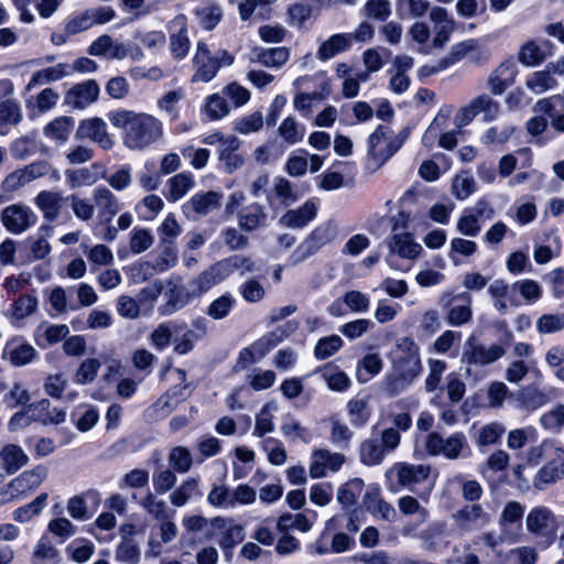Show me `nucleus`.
Masks as SVG:
<instances>
[{
  "instance_id": "1",
  "label": "nucleus",
  "mask_w": 564,
  "mask_h": 564,
  "mask_svg": "<svg viewBox=\"0 0 564 564\" xmlns=\"http://www.w3.org/2000/svg\"><path fill=\"white\" fill-rule=\"evenodd\" d=\"M110 123L122 131V142L130 150H143L163 135L162 122L152 115L118 109L108 113Z\"/></svg>"
},
{
  "instance_id": "2",
  "label": "nucleus",
  "mask_w": 564,
  "mask_h": 564,
  "mask_svg": "<svg viewBox=\"0 0 564 564\" xmlns=\"http://www.w3.org/2000/svg\"><path fill=\"white\" fill-rule=\"evenodd\" d=\"M563 524V517L542 505L533 507L525 517L527 531L532 535L536 546L543 550L555 542Z\"/></svg>"
},
{
  "instance_id": "3",
  "label": "nucleus",
  "mask_w": 564,
  "mask_h": 564,
  "mask_svg": "<svg viewBox=\"0 0 564 564\" xmlns=\"http://www.w3.org/2000/svg\"><path fill=\"white\" fill-rule=\"evenodd\" d=\"M91 200L97 213V227H100V238L112 242L117 239V229L111 224L112 219L122 209L119 197L107 186L99 185L91 191Z\"/></svg>"
},
{
  "instance_id": "4",
  "label": "nucleus",
  "mask_w": 564,
  "mask_h": 564,
  "mask_svg": "<svg viewBox=\"0 0 564 564\" xmlns=\"http://www.w3.org/2000/svg\"><path fill=\"white\" fill-rule=\"evenodd\" d=\"M506 355V349L500 344H491L486 346L475 340L474 337H469L465 341V347L460 357V362L465 369V376L467 379L474 378L475 380L480 379V369L489 366Z\"/></svg>"
},
{
  "instance_id": "5",
  "label": "nucleus",
  "mask_w": 564,
  "mask_h": 564,
  "mask_svg": "<svg viewBox=\"0 0 564 564\" xmlns=\"http://www.w3.org/2000/svg\"><path fill=\"white\" fill-rule=\"evenodd\" d=\"M389 473L397 478L401 488L415 492L425 502L429 501L433 488V481L430 479V465L397 463Z\"/></svg>"
},
{
  "instance_id": "6",
  "label": "nucleus",
  "mask_w": 564,
  "mask_h": 564,
  "mask_svg": "<svg viewBox=\"0 0 564 564\" xmlns=\"http://www.w3.org/2000/svg\"><path fill=\"white\" fill-rule=\"evenodd\" d=\"M408 132L394 133L387 126H378L367 140V155L377 166L383 165L408 139Z\"/></svg>"
},
{
  "instance_id": "7",
  "label": "nucleus",
  "mask_w": 564,
  "mask_h": 564,
  "mask_svg": "<svg viewBox=\"0 0 564 564\" xmlns=\"http://www.w3.org/2000/svg\"><path fill=\"white\" fill-rule=\"evenodd\" d=\"M235 56L226 50H219L212 54L205 42H197L196 52L193 57L194 74L192 83H208L214 79L223 66H230Z\"/></svg>"
},
{
  "instance_id": "8",
  "label": "nucleus",
  "mask_w": 564,
  "mask_h": 564,
  "mask_svg": "<svg viewBox=\"0 0 564 564\" xmlns=\"http://www.w3.org/2000/svg\"><path fill=\"white\" fill-rule=\"evenodd\" d=\"M425 449L432 456H444L449 460L464 459L471 455L467 436L463 432L452 433L446 438L432 432L426 436Z\"/></svg>"
},
{
  "instance_id": "9",
  "label": "nucleus",
  "mask_w": 564,
  "mask_h": 564,
  "mask_svg": "<svg viewBox=\"0 0 564 564\" xmlns=\"http://www.w3.org/2000/svg\"><path fill=\"white\" fill-rule=\"evenodd\" d=\"M337 232V226L332 220L318 225L290 254L288 259L289 264L297 265L304 262L317 253L324 246L334 241Z\"/></svg>"
},
{
  "instance_id": "10",
  "label": "nucleus",
  "mask_w": 564,
  "mask_h": 564,
  "mask_svg": "<svg viewBox=\"0 0 564 564\" xmlns=\"http://www.w3.org/2000/svg\"><path fill=\"white\" fill-rule=\"evenodd\" d=\"M471 295L468 292L445 291L438 299V304L445 312V321L453 327L466 325L471 321Z\"/></svg>"
},
{
  "instance_id": "11",
  "label": "nucleus",
  "mask_w": 564,
  "mask_h": 564,
  "mask_svg": "<svg viewBox=\"0 0 564 564\" xmlns=\"http://www.w3.org/2000/svg\"><path fill=\"white\" fill-rule=\"evenodd\" d=\"M392 369L414 381L422 371L420 349L410 337L400 338L393 355Z\"/></svg>"
},
{
  "instance_id": "12",
  "label": "nucleus",
  "mask_w": 564,
  "mask_h": 564,
  "mask_svg": "<svg viewBox=\"0 0 564 564\" xmlns=\"http://www.w3.org/2000/svg\"><path fill=\"white\" fill-rule=\"evenodd\" d=\"M454 530L464 535L486 528L492 516L480 503H470L462 507L452 514Z\"/></svg>"
},
{
  "instance_id": "13",
  "label": "nucleus",
  "mask_w": 564,
  "mask_h": 564,
  "mask_svg": "<svg viewBox=\"0 0 564 564\" xmlns=\"http://www.w3.org/2000/svg\"><path fill=\"white\" fill-rule=\"evenodd\" d=\"M499 113L500 104L488 94H480L458 110L455 122L457 127H465L478 115H482L485 121H494Z\"/></svg>"
},
{
  "instance_id": "14",
  "label": "nucleus",
  "mask_w": 564,
  "mask_h": 564,
  "mask_svg": "<svg viewBox=\"0 0 564 564\" xmlns=\"http://www.w3.org/2000/svg\"><path fill=\"white\" fill-rule=\"evenodd\" d=\"M390 253L386 261L392 269L402 270L397 262V257L414 260L422 252V247L413 240L409 232H398V224L392 227V235L389 241Z\"/></svg>"
},
{
  "instance_id": "15",
  "label": "nucleus",
  "mask_w": 564,
  "mask_h": 564,
  "mask_svg": "<svg viewBox=\"0 0 564 564\" xmlns=\"http://www.w3.org/2000/svg\"><path fill=\"white\" fill-rule=\"evenodd\" d=\"M0 220L9 232L21 235L36 224L37 216L29 206L19 203L4 207Z\"/></svg>"
},
{
  "instance_id": "16",
  "label": "nucleus",
  "mask_w": 564,
  "mask_h": 564,
  "mask_svg": "<svg viewBox=\"0 0 564 564\" xmlns=\"http://www.w3.org/2000/svg\"><path fill=\"white\" fill-rule=\"evenodd\" d=\"M228 264L220 260L200 272L196 278L189 281L188 288L193 291L194 296L200 297L215 285L221 283L228 278Z\"/></svg>"
},
{
  "instance_id": "17",
  "label": "nucleus",
  "mask_w": 564,
  "mask_h": 564,
  "mask_svg": "<svg viewBox=\"0 0 564 564\" xmlns=\"http://www.w3.org/2000/svg\"><path fill=\"white\" fill-rule=\"evenodd\" d=\"M76 137L79 139H90L104 150H110L115 141L107 131L106 122L98 117L82 120L76 130Z\"/></svg>"
},
{
  "instance_id": "18",
  "label": "nucleus",
  "mask_w": 564,
  "mask_h": 564,
  "mask_svg": "<svg viewBox=\"0 0 564 564\" xmlns=\"http://www.w3.org/2000/svg\"><path fill=\"white\" fill-rule=\"evenodd\" d=\"M518 68L512 57L501 62L488 76L487 86L492 95H502L514 84Z\"/></svg>"
},
{
  "instance_id": "19",
  "label": "nucleus",
  "mask_w": 564,
  "mask_h": 564,
  "mask_svg": "<svg viewBox=\"0 0 564 564\" xmlns=\"http://www.w3.org/2000/svg\"><path fill=\"white\" fill-rule=\"evenodd\" d=\"M99 505V494L95 490H87L68 499L67 512L75 520L86 521L91 518Z\"/></svg>"
},
{
  "instance_id": "20",
  "label": "nucleus",
  "mask_w": 564,
  "mask_h": 564,
  "mask_svg": "<svg viewBox=\"0 0 564 564\" xmlns=\"http://www.w3.org/2000/svg\"><path fill=\"white\" fill-rule=\"evenodd\" d=\"M100 88L96 80L88 79L74 85L65 95V104L75 109H85L94 104L99 96Z\"/></svg>"
},
{
  "instance_id": "21",
  "label": "nucleus",
  "mask_w": 564,
  "mask_h": 564,
  "mask_svg": "<svg viewBox=\"0 0 564 564\" xmlns=\"http://www.w3.org/2000/svg\"><path fill=\"white\" fill-rule=\"evenodd\" d=\"M524 507L518 501H509L506 503L500 518V531L508 538V542H516L522 528V517Z\"/></svg>"
},
{
  "instance_id": "22",
  "label": "nucleus",
  "mask_w": 564,
  "mask_h": 564,
  "mask_svg": "<svg viewBox=\"0 0 564 564\" xmlns=\"http://www.w3.org/2000/svg\"><path fill=\"white\" fill-rule=\"evenodd\" d=\"M345 463V456L340 453H330L327 449H316L312 453L310 463V476L322 478L327 471H337Z\"/></svg>"
},
{
  "instance_id": "23",
  "label": "nucleus",
  "mask_w": 564,
  "mask_h": 564,
  "mask_svg": "<svg viewBox=\"0 0 564 564\" xmlns=\"http://www.w3.org/2000/svg\"><path fill=\"white\" fill-rule=\"evenodd\" d=\"M47 474V468L39 465L13 478L10 481V488H12L14 496H18V498L25 497L42 485Z\"/></svg>"
},
{
  "instance_id": "24",
  "label": "nucleus",
  "mask_w": 564,
  "mask_h": 564,
  "mask_svg": "<svg viewBox=\"0 0 564 564\" xmlns=\"http://www.w3.org/2000/svg\"><path fill=\"white\" fill-rule=\"evenodd\" d=\"M299 199V195L292 183L283 177L278 176L273 180L270 192L267 194V203L273 210L282 207L285 208Z\"/></svg>"
},
{
  "instance_id": "25",
  "label": "nucleus",
  "mask_w": 564,
  "mask_h": 564,
  "mask_svg": "<svg viewBox=\"0 0 564 564\" xmlns=\"http://www.w3.org/2000/svg\"><path fill=\"white\" fill-rule=\"evenodd\" d=\"M556 457L543 465L535 474L533 486L538 490H544L549 485L564 478V452L555 447Z\"/></svg>"
},
{
  "instance_id": "26",
  "label": "nucleus",
  "mask_w": 564,
  "mask_h": 564,
  "mask_svg": "<svg viewBox=\"0 0 564 564\" xmlns=\"http://www.w3.org/2000/svg\"><path fill=\"white\" fill-rule=\"evenodd\" d=\"M213 527L216 530L217 542L223 549H231L245 538L243 527L232 519L215 518Z\"/></svg>"
},
{
  "instance_id": "27",
  "label": "nucleus",
  "mask_w": 564,
  "mask_h": 564,
  "mask_svg": "<svg viewBox=\"0 0 564 564\" xmlns=\"http://www.w3.org/2000/svg\"><path fill=\"white\" fill-rule=\"evenodd\" d=\"M37 355L36 349L22 338H12L7 341L2 358L14 367H22L31 364Z\"/></svg>"
},
{
  "instance_id": "28",
  "label": "nucleus",
  "mask_w": 564,
  "mask_h": 564,
  "mask_svg": "<svg viewBox=\"0 0 564 564\" xmlns=\"http://www.w3.org/2000/svg\"><path fill=\"white\" fill-rule=\"evenodd\" d=\"M171 28L176 31L170 34V51L175 59L181 61L187 56L191 46L186 17L184 14L176 15L171 21Z\"/></svg>"
},
{
  "instance_id": "29",
  "label": "nucleus",
  "mask_w": 564,
  "mask_h": 564,
  "mask_svg": "<svg viewBox=\"0 0 564 564\" xmlns=\"http://www.w3.org/2000/svg\"><path fill=\"white\" fill-rule=\"evenodd\" d=\"M553 44L545 40L541 44L530 40L524 42L518 52V61L523 66L534 67L542 64L552 54Z\"/></svg>"
},
{
  "instance_id": "30",
  "label": "nucleus",
  "mask_w": 564,
  "mask_h": 564,
  "mask_svg": "<svg viewBox=\"0 0 564 564\" xmlns=\"http://www.w3.org/2000/svg\"><path fill=\"white\" fill-rule=\"evenodd\" d=\"M241 141L235 135H228L218 147V159L227 173H232L245 164V155L239 151Z\"/></svg>"
},
{
  "instance_id": "31",
  "label": "nucleus",
  "mask_w": 564,
  "mask_h": 564,
  "mask_svg": "<svg viewBox=\"0 0 564 564\" xmlns=\"http://www.w3.org/2000/svg\"><path fill=\"white\" fill-rule=\"evenodd\" d=\"M221 198L223 195L214 191L195 194L183 205V212L187 217L205 216L220 206Z\"/></svg>"
},
{
  "instance_id": "32",
  "label": "nucleus",
  "mask_w": 564,
  "mask_h": 564,
  "mask_svg": "<svg viewBox=\"0 0 564 564\" xmlns=\"http://www.w3.org/2000/svg\"><path fill=\"white\" fill-rule=\"evenodd\" d=\"M355 545V539L346 532H322L316 541L315 549L321 555L327 553H343L349 551Z\"/></svg>"
},
{
  "instance_id": "33",
  "label": "nucleus",
  "mask_w": 564,
  "mask_h": 564,
  "mask_svg": "<svg viewBox=\"0 0 564 564\" xmlns=\"http://www.w3.org/2000/svg\"><path fill=\"white\" fill-rule=\"evenodd\" d=\"M364 507L375 517L392 521L397 514L395 509L382 497L378 486H370L362 498Z\"/></svg>"
},
{
  "instance_id": "34",
  "label": "nucleus",
  "mask_w": 564,
  "mask_h": 564,
  "mask_svg": "<svg viewBox=\"0 0 564 564\" xmlns=\"http://www.w3.org/2000/svg\"><path fill=\"white\" fill-rule=\"evenodd\" d=\"M161 252L154 262L145 261L139 265L143 279L154 273H162L173 268L177 262V249L175 245H160Z\"/></svg>"
},
{
  "instance_id": "35",
  "label": "nucleus",
  "mask_w": 564,
  "mask_h": 564,
  "mask_svg": "<svg viewBox=\"0 0 564 564\" xmlns=\"http://www.w3.org/2000/svg\"><path fill=\"white\" fill-rule=\"evenodd\" d=\"M268 213L259 203H251L238 213V225L245 231H253L267 226Z\"/></svg>"
},
{
  "instance_id": "36",
  "label": "nucleus",
  "mask_w": 564,
  "mask_h": 564,
  "mask_svg": "<svg viewBox=\"0 0 564 564\" xmlns=\"http://www.w3.org/2000/svg\"><path fill=\"white\" fill-rule=\"evenodd\" d=\"M317 215V206L312 200H306L302 206L288 210L281 218L280 224L288 228H303L308 225Z\"/></svg>"
},
{
  "instance_id": "37",
  "label": "nucleus",
  "mask_w": 564,
  "mask_h": 564,
  "mask_svg": "<svg viewBox=\"0 0 564 564\" xmlns=\"http://www.w3.org/2000/svg\"><path fill=\"white\" fill-rule=\"evenodd\" d=\"M74 127L75 119L73 117L61 116L44 126L43 134L57 145H63L68 141Z\"/></svg>"
},
{
  "instance_id": "38",
  "label": "nucleus",
  "mask_w": 564,
  "mask_h": 564,
  "mask_svg": "<svg viewBox=\"0 0 564 564\" xmlns=\"http://www.w3.org/2000/svg\"><path fill=\"white\" fill-rule=\"evenodd\" d=\"M1 468L9 475L14 474L29 463V456L17 444H7L0 449Z\"/></svg>"
},
{
  "instance_id": "39",
  "label": "nucleus",
  "mask_w": 564,
  "mask_h": 564,
  "mask_svg": "<svg viewBox=\"0 0 564 564\" xmlns=\"http://www.w3.org/2000/svg\"><path fill=\"white\" fill-rule=\"evenodd\" d=\"M290 52L286 47H272V48H254L252 51V62H257L265 67L280 68L289 59Z\"/></svg>"
},
{
  "instance_id": "40",
  "label": "nucleus",
  "mask_w": 564,
  "mask_h": 564,
  "mask_svg": "<svg viewBox=\"0 0 564 564\" xmlns=\"http://www.w3.org/2000/svg\"><path fill=\"white\" fill-rule=\"evenodd\" d=\"M360 528V521L356 510L336 513L325 523V533L344 532L356 533Z\"/></svg>"
},
{
  "instance_id": "41",
  "label": "nucleus",
  "mask_w": 564,
  "mask_h": 564,
  "mask_svg": "<svg viewBox=\"0 0 564 564\" xmlns=\"http://www.w3.org/2000/svg\"><path fill=\"white\" fill-rule=\"evenodd\" d=\"M34 203L46 220L54 221L59 217L62 209V195L59 193L42 191L34 198Z\"/></svg>"
},
{
  "instance_id": "42",
  "label": "nucleus",
  "mask_w": 564,
  "mask_h": 564,
  "mask_svg": "<svg viewBox=\"0 0 564 564\" xmlns=\"http://www.w3.org/2000/svg\"><path fill=\"white\" fill-rule=\"evenodd\" d=\"M350 47V37L346 33L334 34L322 42L316 52V57L319 61H328Z\"/></svg>"
},
{
  "instance_id": "43",
  "label": "nucleus",
  "mask_w": 564,
  "mask_h": 564,
  "mask_svg": "<svg viewBox=\"0 0 564 564\" xmlns=\"http://www.w3.org/2000/svg\"><path fill=\"white\" fill-rule=\"evenodd\" d=\"M138 503L154 520H166L174 516V511L169 508L167 503L151 491H148Z\"/></svg>"
},
{
  "instance_id": "44",
  "label": "nucleus",
  "mask_w": 564,
  "mask_h": 564,
  "mask_svg": "<svg viewBox=\"0 0 564 564\" xmlns=\"http://www.w3.org/2000/svg\"><path fill=\"white\" fill-rule=\"evenodd\" d=\"M198 24L210 31L216 28L223 18L221 7L214 1H206L200 3L194 11Z\"/></svg>"
},
{
  "instance_id": "45",
  "label": "nucleus",
  "mask_w": 564,
  "mask_h": 564,
  "mask_svg": "<svg viewBox=\"0 0 564 564\" xmlns=\"http://www.w3.org/2000/svg\"><path fill=\"white\" fill-rule=\"evenodd\" d=\"M69 333L66 325H40L34 332L37 346L46 348L64 339Z\"/></svg>"
},
{
  "instance_id": "46",
  "label": "nucleus",
  "mask_w": 564,
  "mask_h": 564,
  "mask_svg": "<svg viewBox=\"0 0 564 564\" xmlns=\"http://www.w3.org/2000/svg\"><path fill=\"white\" fill-rule=\"evenodd\" d=\"M317 372L326 382L328 389L333 391H346L351 384L349 377L337 366H334L332 364L325 365L324 367L319 368Z\"/></svg>"
},
{
  "instance_id": "47",
  "label": "nucleus",
  "mask_w": 564,
  "mask_h": 564,
  "mask_svg": "<svg viewBox=\"0 0 564 564\" xmlns=\"http://www.w3.org/2000/svg\"><path fill=\"white\" fill-rule=\"evenodd\" d=\"M165 296L167 297V301L160 307V313L162 315H171L187 305L191 300L196 299L191 289L185 290L177 286L170 289L165 293Z\"/></svg>"
},
{
  "instance_id": "48",
  "label": "nucleus",
  "mask_w": 564,
  "mask_h": 564,
  "mask_svg": "<svg viewBox=\"0 0 564 564\" xmlns=\"http://www.w3.org/2000/svg\"><path fill=\"white\" fill-rule=\"evenodd\" d=\"M558 85L556 78L545 66L542 70L533 72L527 77L525 86L533 94L540 95L556 88Z\"/></svg>"
},
{
  "instance_id": "49",
  "label": "nucleus",
  "mask_w": 564,
  "mask_h": 564,
  "mask_svg": "<svg viewBox=\"0 0 564 564\" xmlns=\"http://www.w3.org/2000/svg\"><path fill=\"white\" fill-rule=\"evenodd\" d=\"M195 181L191 173H178L167 181L166 199L177 202L183 198L194 186Z\"/></svg>"
},
{
  "instance_id": "50",
  "label": "nucleus",
  "mask_w": 564,
  "mask_h": 564,
  "mask_svg": "<svg viewBox=\"0 0 564 564\" xmlns=\"http://www.w3.org/2000/svg\"><path fill=\"white\" fill-rule=\"evenodd\" d=\"M195 496H202L199 490V479L188 477L172 491L170 495V501L174 507H183Z\"/></svg>"
},
{
  "instance_id": "51",
  "label": "nucleus",
  "mask_w": 564,
  "mask_h": 564,
  "mask_svg": "<svg viewBox=\"0 0 564 564\" xmlns=\"http://www.w3.org/2000/svg\"><path fill=\"white\" fill-rule=\"evenodd\" d=\"M475 52L482 53L484 59H489L490 54L488 50H485L479 44V41L475 39L466 40L454 45L451 50L449 55L446 56V58L449 65L452 66L467 56L470 57L471 54H474Z\"/></svg>"
},
{
  "instance_id": "52",
  "label": "nucleus",
  "mask_w": 564,
  "mask_h": 564,
  "mask_svg": "<svg viewBox=\"0 0 564 564\" xmlns=\"http://www.w3.org/2000/svg\"><path fill=\"white\" fill-rule=\"evenodd\" d=\"M388 452L377 438H369L360 445V460L367 466H376L383 462Z\"/></svg>"
},
{
  "instance_id": "53",
  "label": "nucleus",
  "mask_w": 564,
  "mask_h": 564,
  "mask_svg": "<svg viewBox=\"0 0 564 564\" xmlns=\"http://www.w3.org/2000/svg\"><path fill=\"white\" fill-rule=\"evenodd\" d=\"M237 300L235 296L226 292L223 295L215 299L206 308L205 313L215 321H220L229 316L231 311L235 308Z\"/></svg>"
},
{
  "instance_id": "54",
  "label": "nucleus",
  "mask_w": 564,
  "mask_h": 564,
  "mask_svg": "<svg viewBox=\"0 0 564 564\" xmlns=\"http://www.w3.org/2000/svg\"><path fill=\"white\" fill-rule=\"evenodd\" d=\"M278 410L275 402L265 403L256 415L253 435L263 437L265 434L274 431L273 413Z\"/></svg>"
},
{
  "instance_id": "55",
  "label": "nucleus",
  "mask_w": 564,
  "mask_h": 564,
  "mask_svg": "<svg viewBox=\"0 0 564 564\" xmlns=\"http://www.w3.org/2000/svg\"><path fill=\"white\" fill-rule=\"evenodd\" d=\"M512 291L520 297L521 304H532L539 301L542 296V286L532 279L519 280L512 283Z\"/></svg>"
},
{
  "instance_id": "56",
  "label": "nucleus",
  "mask_w": 564,
  "mask_h": 564,
  "mask_svg": "<svg viewBox=\"0 0 564 564\" xmlns=\"http://www.w3.org/2000/svg\"><path fill=\"white\" fill-rule=\"evenodd\" d=\"M59 553L47 539H40L32 554V564H58Z\"/></svg>"
},
{
  "instance_id": "57",
  "label": "nucleus",
  "mask_w": 564,
  "mask_h": 564,
  "mask_svg": "<svg viewBox=\"0 0 564 564\" xmlns=\"http://www.w3.org/2000/svg\"><path fill=\"white\" fill-rule=\"evenodd\" d=\"M66 74H67L66 65H64V64H57V65L37 70L32 75V77L26 86V89L31 90L32 88H34L36 86L58 80V79L63 78L64 76H66Z\"/></svg>"
},
{
  "instance_id": "58",
  "label": "nucleus",
  "mask_w": 564,
  "mask_h": 564,
  "mask_svg": "<svg viewBox=\"0 0 564 564\" xmlns=\"http://www.w3.org/2000/svg\"><path fill=\"white\" fill-rule=\"evenodd\" d=\"M506 432V426L500 422H491L481 426L476 437L479 447L496 445Z\"/></svg>"
},
{
  "instance_id": "59",
  "label": "nucleus",
  "mask_w": 564,
  "mask_h": 564,
  "mask_svg": "<svg viewBox=\"0 0 564 564\" xmlns=\"http://www.w3.org/2000/svg\"><path fill=\"white\" fill-rule=\"evenodd\" d=\"M153 243L154 236L148 228L134 227L129 234V247L134 254L147 251Z\"/></svg>"
},
{
  "instance_id": "60",
  "label": "nucleus",
  "mask_w": 564,
  "mask_h": 564,
  "mask_svg": "<svg viewBox=\"0 0 564 564\" xmlns=\"http://www.w3.org/2000/svg\"><path fill=\"white\" fill-rule=\"evenodd\" d=\"M430 7L429 0H397V12L400 18H422L426 14Z\"/></svg>"
},
{
  "instance_id": "61",
  "label": "nucleus",
  "mask_w": 564,
  "mask_h": 564,
  "mask_svg": "<svg viewBox=\"0 0 564 564\" xmlns=\"http://www.w3.org/2000/svg\"><path fill=\"white\" fill-rule=\"evenodd\" d=\"M476 191L474 176L463 171L455 175L452 182V194L459 200L468 198Z\"/></svg>"
},
{
  "instance_id": "62",
  "label": "nucleus",
  "mask_w": 564,
  "mask_h": 564,
  "mask_svg": "<svg viewBox=\"0 0 564 564\" xmlns=\"http://www.w3.org/2000/svg\"><path fill=\"white\" fill-rule=\"evenodd\" d=\"M156 231L160 245H175V240L181 235L182 228L175 215L170 213L158 227Z\"/></svg>"
},
{
  "instance_id": "63",
  "label": "nucleus",
  "mask_w": 564,
  "mask_h": 564,
  "mask_svg": "<svg viewBox=\"0 0 564 564\" xmlns=\"http://www.w3.org/2000/svg\"><path fill=\"white\" fill-rule=\"evenodd\" d=\"M22 110L18 100L6 99L0 101V128L12 127L22 120Z\"/></svg>"
},
{
  "instance_id": "64",
  "label": "nucleus",
  "mask_w": 564,
  "mask_h": 564,
  "mask_svg": "<svg viewBox=\"0 0 564 564\" xmlns=\"http://www.w3.org/2000/svg\"><path fill=\"white\" fill-rule=\"evenodd\" d=\"M518 400L524 409L533 411L543 406L547 402V397L536 387L527 386L519 391Z\"/></svg>"
}]
</instances>
